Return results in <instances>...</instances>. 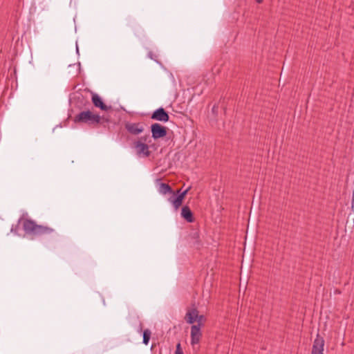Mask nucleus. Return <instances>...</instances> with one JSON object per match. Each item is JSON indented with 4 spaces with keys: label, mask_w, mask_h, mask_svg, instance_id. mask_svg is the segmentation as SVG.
<instances>
[{
    "label": "nucleus",
    "mask_w": 354,
    "mask_h": 354,
    "mask_svg": "<svg viewBox=\"0 0 354 354\" xmlns=\"http://www.w3.org/2000/svg\"><path fill=\"white\" fill-rule=\"evenodd\" d=\"M23 229L27 234L37 236L50 234L54 231L53 229L49 227L37 225L34 221L29 218L23 221Z\"/></svg>",
    "instance_id": "nucleus-1"
},
{
    "label": "nucleus",
    "mask_w": 354,
    "mask_h": 354,
    "mask_svg": "<svg viewBox=\"0 0 354 354\" xmlns=\"http://www.w3.org/2000/svg\"><path fill=\"white\" fill-rule=\"evenodd\" d=\"M102 118L98 114H94L89 110L83 111L77 114L73 121L75 123H84L88 125H96L101 122Z\"/></svg>",
    "instance_id": "nucleus-2"
},
{
    "label": "nucleus",
    "mask_w": 354,
    "mask_h": 354,
    "mask_svg": "<svg viewBox=\"0 0 354 354\" xmlns=\"http://www.w3.org/2000/svg\"><path fill=\"white\" fill-rule=\"evenodd\" d=\"M190 188L191 187H189L183 192H181L180 189H178L176 192H174L173 195L169 198L168 201L172 204L176 210L181 206L183 201Z\"/></svg>",
    "instance_id": "nucleus-3"
},
{
    "label": "nucleus",
    "mask_w": 354,
    "mask_h": 354,
    "mask_svg": "<svg viewBox=\"0 0 354 354\" xmlns=\"http://www.w3.org/2000/svg\"><path fill=\"white\" fill-rule=\"evenodd\" d=\"M168 129L159 123H154L151 125V137L157 140L166 136Z\"/></svg>",
    "instance_id": "nucleus-4"
},
{
    "label": "nucleus",
    "mask_w": 354,
    "mask_h": 354,
    "mask_svg": "<svg viewBox=\"0 0 354 354\" xmlns=\"http://www.w3.org/2000/svg\"><path fill=\"white\" fill-rule=\"evenodd\" d=\"M151 118L154 120L167 122L169 120V115L164 108L160 107L152 113Z\"/></svg>",
    "instance_id": "nucleus-5"
},
{
    "label": "nucleus",
    "mask_w": 354,
    "mask_h": 354,
    "mask_svg": "<svg viewBox=\"0 0 354 354\" xmlns=\"http://www.w3.org/2000/svg\"><path fill=\"white\" fill-rule=\"evenodd\" d=\"M134 147L138 156L144 157H149L150 156L151 151L149 150L148 145L138 140L134 142Z\"/></svg>",
    "instance_id": "nucleus-6"
},
{
    "label": "nucleus",
    "mask_w": 354,
    "mask_h": 354,
    "mask_svg": "<svg viewBox=\"0 0 354 354\" xmlns=\"http://www.w3.org/2000/svg\"><path fill=\"white\" fill-rule=\"evenodd\" d=\"M324 339L317 333L314 340L311 354H324Z\"/></svg>",
    "instance_id": "nucleus-7"
},
{
    "label": "nucleus",
    "mask_w": 354,
    "mask_h": 354,
    "mask_svg": "<svg viewBox=\"0 0 354 354\" xmlns=\"http://www.w3.org/2000/svg\"><path fill=\"white\" fill-rule=\"evenodd\" d=\"M202 336L200 325H192L191 327V344L194 346L199 344Z\"/></svg>",
    "instance_id": "nucleus-8"
},
{
    "label": "nucleus",
    "mask_w": 354,
    "mask_h": 354,
    "mask_svg": "<svg viewBox=\"0 0 354 354\" xmlns=\"http://www.w3.org/2000/svg\"><path fill=\"white\" fill-rule=\"evenodd\" d=\"M125 129L132 135H138L144 131L143 125L140 122H127L125 124Z\"/></svg>",
    "instance_id": "nucleus-9"
},
{
    "label": "nucleus",
    "mask_w": 354,
    "mask_h": 354,
    "mask_svg": "<svg viewBox=\"0 0 354 354\" xmlns=\"http://www.w3.org/2000/svg\"><path fill=\"white\" fill-rule=\"evenodd\" d=\"M93 105L102 111H107L111 106H107L103 102L102 97L97 93H93L91 97Z\"/></svg>",
    "instance_id": "nucleus-10"
},
{
    "label": "nucleus",
    "mask_w": 354,
    "mask_h": 354,
    "mask_svg": "<svg viewBox=\"0 0 354 354\" xmlns=\"http://www.w3.org/2000/svg\"><path fill=\"white\" fill-rule=\"evenodd\" d=\"M198 313L196 308L188 309L185 317L186 322L189 324H193L196 322Z\"/></svg>",
    "instance_id": "nucleus-11"
},
{
    "label": "nucleus",
    "mask_w": 354,
    "mask_h": 354,
    "mask_svg": "<svg viewBox=\"0 0 354 354\" xmlns=\"http://www.w3.org/2000/svg\"><path fill=\"white\" fill-rule=\"evenodd\" d=\"M181 216L188 223H193L194 221L193 212L187 205H185L182 207Z\"/></svg>",
    "instance_id": "nucleus-12"
},
{
    "label": "nucleus",
    "mask_w": 354,
    "mask_h": 354,
    "mask_svg": "<svg viewBox=\"0 0 354 354\" xmlns=\"http://www.w3.org/2000/svg\"><path fill=\"white\" fill-rule=\"evenodd\" d=\"M158 191L160 194H166L167 193H170V194H173V193H174V192L171 189V187L169 184L165 183H161L160 184Z\"/></svg>",
    "instance_id": "nucleus-13"
},
{
    "label": "nucleus",
    "mask_w": 354,
    "mask_h": 354,
    "mask_svg": "<svg viewBox=\"0 0 354 354\" xmlns=\"http://www.w3.org/2000/svg\"><path fill=\"white\" fill-rule=\"evenodd\" d=\"M151 337V331L149 329H146L143 332L142 343L145 345L149 344Z\"/></svg>",
    "instance_id": "nucleus-14"
},
{
    "label": "nucleus",
    "mask_w": 354,
    "mask_h": 354,
    "mask_svg": "<svg viewBox=\"0 0 354 354\" xmlns=\"http://www.w3.org/2000/svg\"><path fill=\"white\" fill-rule=\"evenodd\" d=\"M206 318L204 315H199L198 314L196 322L198 324L196 325H200V328L204 326V322H205Z\"/></svg>",
    "instance_id": "nucleus-15"
},
{
    "label": "nucleus",
    "mask_w": 354,
    "mask_h": 354,
    "mask_svg": "<svg viewBox=\"0 0 354 354\" xmlns=\"http://www.w3.org/2000/svg\"><path fill=\"white\" fill-rule=\"evenodd\" d=\"M175 354H184L181 348L180 342H178L176 344Z\"/></svg>",
    "instance_id": "nucleus-16"
},
{
    "label": "nucleus",
    "mask_w": 354,
    "mask_h": 354,
    "mask_svg": "<svg viewBox=\"0 0 354 354\" xmlns=\"http://www.w3.org/2000/svg\"><path fill=\"white\" fill-rule=\"evenodd\" d=\"M21 221V219L18 221V223H19ZM18 229H19V224H17L15 225H12L11 227V232L15 234H18Z\"/></svg>",
    "instance_id": "nucleus-17"
},
{
    "label": "nucleus",
    "mask_w": 354,
    "mask_h": 354,
    "mask_svg": "<svg viewBox=\"0 0 354 354\" xmlns=\"http://www.w3.org/2000/svg\"><path fill=\"white\" fill-rule=\"evenodd\" d=\"M212 112L213 113V114L214 115H217L218 114V106L217 105H214L212 109Z\"/></svg>",
    "instance_id": "nucleus-18"
},
{
    "label": "nucleus",
    "mask_w": 354,
    "mask_h": 354,
    "mask_svg": "<svg viewBox=\"0 0 354 354\" xmlns=\"http://www.w3.org/2000/svg\"><path fill=\"white\" fill-rule=\"evenodd\" d=\"M334 293H335V295H340V294L342 293V291H341L339 289H335V290H334Z\"/></svg>",
    "instance_id": "nucleus-19"
},
{
    "label": "nucleus",
    "mask_w": 354,
    "mask_h": 354,
    "mask_svg": "<svg viewBox=\"0 0 354 354\" xmlns=\"http://www.w3.org/2000/svg\"><path fill=\"white\" fill-rule=\"evenodd\" d=\"M255 1L258 3H261L263 1V0H255Z\"/></svg>",
    "instance_id": "nucleus-20"
}]
</instances>
